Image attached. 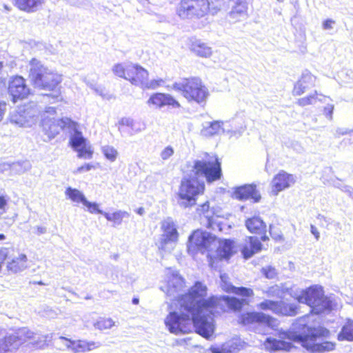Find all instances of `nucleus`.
Here are the masks:
<instances>
[{
	"instance_id": "nucleus-1",
	"label": "nucleus",
	"mask_w": 353,
	"mask_h": 353,
	"mask_svg": "<svg viewBox=\"0 0 353 353\" xmlns=\"http://www.w3.org/2000/svg\"><path fill=\"white\" fill-rule=\"evenodd\" d=\"M206 291V286L197 281L186 293L173 301L178 312H170L165 320L170 332H188V326L192 322L198 334L209 338L213 332V327L208 322L205 316L221 314L229 310L240 311L244 305H248L245 298L254 296L253 290L245 287H236L234 291V294L243 297L242 299L228 296H212L203 299Z\"/></svg>"
},
{
	"instance_id": "nucleus-2",
	"label": "nucleus",
	"mask_w": 353,
	"mask_h": 353,
	"mask_svg": "<svg viewBox=\"0 0 353 353\" xmlns=\"http://www.w3.org/2000/svg\"><path fill=\"white\" fill-rule=\"evenodd\" d=\"M330 334L325 327L309 326L304 320L299 319L292 323V330L279 333L281 339L268 338L265 343L271 351H289L292 347V342H296L311 352L322 353L334 349V343L316 342L319 339L327 338Z\"/></svg>"
},
{
	"instance_id": "nucleus-3",
	"label": "nucleus",
	"mask_w": 353,
	"mask_h": 353,
	"mask_svg": "<svg viewBox=\"0 0 353 353\" xmlns=\"http://www.w3.org/2000/svg\"><path fill=\"white\" fill-rule=\"evenodd\" d=\"M29 78L34 87L46 90L53 91V94H46L53 101L61 99L58 88L62 81L61 76L52 69L45 66L37 59H32L29 63Z\"/></svg>"
},
{
	"instance_id": "nucleus-4",
	"label": "nucleus",
	"mask_w": 353,
	"mask_h": 353,
	"mask_svg": "<svg viewBox=\"0 0 353 353\" xmlns=\"http://www.w3.org/2000/svg\"><path fill=\"white\" fill-rule=\"evenodd\" d=\"M295 299L310 306L311 312L316 314L330 313L334 306L333 301L325 295L323 288L319 285H312L302 290Z\"/></svg>"
},
{
	"instance_id": "nucleus-5",
	"label": "nucleus",
	"mask_w": 353,
	"mask_h": 353,
	"mask_svg": "<svg viewBox=\"0 0 353 353\" xmlns=\"http://www.w3.org/2000/svg\"><path fill=\"white\" fill-rule=\"evenodd\" d=\"M172 88L179 92L189 102L205 104L209 96L208 88L198 77L181 79L172 84Z\"/></svg>"
},
{
	"instance_id": "nucleus-6",
	"label": "nucleus",
	"mask_w": 353,
	"mask_h": 353,
	"mask_svg": "<svg viewBox=\"0 0 353 353\" xmlns=\"http://www.w3.org/2000/svg\"><path fill=\"white\" fill-rule=\"evenodd\" d=\"M210 12L216 14L219 11L228 12L225 19L230 23L241 21L248 17V3L245 0H209Z\"/></svg>"
},
{
	"instance_id": "nucleus-7",
	"label": "nucleus",
	"mask_w": 353,
	"mask_h": 353,
	"mask_svg": "<svg viewBox=\"0 0 353 353\" xmlns=\"http://www.w3.org/2000/svg\"><path fill=\"white\" fill-rule=\"evenodd\" d=\"M193 168L196 174L203 175L209 183L220 179L222 176L221 162L216 155L206 154L205 159L195 161Z\"/></svg>"
},
{
	"instance_id": "nucleus-8",
	"label": "nucleus",
	"mask_w": 353,
	"mask_h": 353,
	"mask_svg": "<svg viewBox=\"0 0 353 353\" xmlns=\"http://www.w3.org/2000/svg\"><path fill=\"white\" fill-rule=\"evenodd\" d=\"M218 238L209 232L197 229L188 238V250L191 252L212 251L217 244Z\"/></svg>"
},
{
	"instance_id": "nucleus-9",
	"label": "nucleus",
	"mask_w": 353,
	"mask_h": 353,
	"mask_svg": "<svg viewBox=\"0 0 353 353\" xmlns=\"http://www.w3.org/2000/svg\"><path fill=\"white\" fill-rule=\"evenodd\" d=\"M210 10L209 0H181L177 14L181 19H199L210 12Z\"/></svg>"
},
{
	"instance_id": "nucleus-10",
	"label": "nucleus",
	"mask_w": 353,
	"mask_h": 353,
	"mask_svg": "<svg viewBox=\"0 0 353 353\" xmlns=\"http://www.w3.org/2000/svg\"><path fill=\"white\" fill-rule=\"evenodd\" d=\"M126 80L143 89H156L163 82L161 79L149 81L148 72L141 65L132 63L130 64Z\"/></svg>"
},
{
	"instance_id": "nucleus-11",
	"label": "nucleus",
	"mask_w": 353,
	"mask_h": 353,
	"mask_svg": "<svg viewBox=\"0 0 353 353\" xmlns=\"http://www.w3.org/2000/svg\"><path fill=\"white\" fill-rule=\"evenodd\" d=\"M238 322L243 326L259 325L270 328L276 326V319L275 318L265 313L255 311L245 312L241 314Z\"/></svg>"
},
{
	"instance_id": "nucleus-12",
	"label": "nucleus",
	"mask_w": 353,
	"mask_h": 353,
	"mask_svg": "<svg viewBox=\"0 0 353 353\" xmlns=\"http://www.w3.org/2000/svg\"><path fill=\"white\" fill-rule=\"evenodd\" d=\"M257 307L261 310H270L274 314L280 316H295L297 314L299 309V307L294 304L269 299H265L259 303Z\"/></svg>"
},
{
	"instance_id": "nucleus-13",
	"label": "nucleus",
	"mask_w": 353,
	"mask_h": 353,
	"mask_svg": "<svg viewBox=\"0 0 353 353\" xmlns=\"http://www.w3.org/2000/svg\"><path fill=\"white\" fill-rule=\"evenodd\" d=\"M70 132L71 133L70 144L78 152V157L85 159H91L93 152L90 150V146L88 145L86 139L78 130L77 122H75V129H70Z\"/></svg>"
},
{
	"instance_id": "nucleus-14",
	"label": "nucleus",
	"mask_w": 353,
	"mask_h": 353,
	"mask_svg": "<svg viewBox=\"0 0 353 353\" xmlns=\"http://www.w3.org/2000/svg\"><path fill=\"white\" fill-rule=\"evenodd\" d=\"M42 127L49 137L54 138L64 129H75V121L68 117L61 119L44 118L42 120Z\"/></svg>"
},
{
	"instance_id": "nucleus-15",
	"label": "nucleus",
	"mask_w": 353,
	"mask_h": 353,
	"mask_svg": "<svg viewBox=\"0 0 353 353\" xmlns=\"http://www.w3.org/2000/svg\"><path fill=\"white\" fill-rule=\"evenodd\" d=\"M205 185L196 178H183L180 187V199H194L203 193Z\"/></svg>"
},
{
	"instance_id": "nucleus-16",
	"label": "nucleus",
	"mask_w": 353,
	"mask_h": 353,
	"mask_svg": "<svg viewBox=\"0 0 353 353\" xmlns=\"http://www.w3.org/2000/svg\"><path fill=\"white\" fill-rule=\"evenodd\" d=\"M295 182L294 176L285 171L279 172L272 179L269 192L270 196H276L279 192L290 187Z\"/></svg>"
},
{
	"instance_id": "nucleus-17",
	"label": "nucleus",
	"mask_w": 353,
	"mask_h": 353,
	"mask_svg": "<svg viewBox=\"0 0 353 353\" xmlns=\"http://www.w3.org/2000/svg\"><path fill=\"white\" fill-rule=\"evenodd\" d=\"M8 92L12 101L15 103L18 99L26 98L30 94V89L26 85L25 79L22 77L17 76L10 81Z\"/></svg>"
},
{
	"instance_id": "nucleus-18",
	"label": "nucleus",
	"mask_w": 353,
	"mask_h": 353,
	"mask_svg": "<svg viewBox=\"0 0 353 353\" xmlns=\"http://www.w3.org/2000/svg\"><path fill=\"white\" fill-rule=\"evenodd\" d=\"M216 248V259L218 261H229L236 253V244L233 239H219Z\"/></svg>"
},
{
	"instance_id": "nucleus-19",
	"label": "nucleus",
	"mask_w": 353,
	"mask_h": 353,
	"mask_svg": "<svg viewBox=\"0 0 353 353\" xmlns=\"http://www.w3.org/2000/svg\"><path fill=\"white\" fill-rule=\"evenodd\" d=\"M232 190L230 196L234 199H261V192L254 183L235 186Z\"/></svg>"
},
{
	"instance_id": "nucleus-20",
	"label": "nucleus",
	"mask_w": 353,
	"mask_h": 353,
	"mask_svg": "<svg viewBox=\"0 0 353 353\" xmlns=\"http://www.w3.org/2000/svg\"><path fill=\"white\" fill-rule=\"evenodd\" d=\"M245 225L250 233L259 236L261 241H267L270 239L267 234V225L259 216H254L247 219Z\"/></svg>"
},
{
	"instance_id": "nucleus-21",
	"label": "nucleus",
	"mask_w": 353,
	"mask_h": 353,
	"mask_svg": "<svg viewBox=\"0 0 353 353\" xmlns=\"http://www.w3.org/2000/svg\"><path fill=\"white\" fill-rule=\"evenodd\" d=\"M11 252V256H10L6 261H7L6 268L8 272L12 273H17L27 268L28 259L25 254L19 253L15 254L14 248H9Z\"/></svg>"
},
{
	"instance_id": "nucleus-22",
	"label": "nucleus",
	"mask_w": 353,
	"mask_h": 353,
	"mask_svg": "<svg viewBox=\"0 0 353 353\" xmlns=\"http://www.w3.org/2000/svg\"><path fill=\"white\" fill-rule=\"evenodd\" d=\"M197 211L200 215L203 214L207 219L208 223L206 224V228L209 229H215L217 228L219 230H222L223 223L219 219H223V217L216 214L214 212H212L211 214L209 213L210 205L208 201L201 205Z\"/></svg>"
},
{
	"instance_id": "nucleus-23",
	"label": "nucleus",
	"mask_w": 353,
	"mask_h": 353,
	"mask_svg": "<svg viewBox=\"0 0 353 353\" xmlns=\"http://www.w3.org/2000/svg\"><path fill=\"white\" fill-rule=\"evenodd\" d=\"M316 81V77L308 70H305L301 78L294 84L292 91L294 96H300L305 92L307 90L312 88Z\"/></svg>"
},
{
	"instance_id": "nucleus-24",
	"label": "nucleus",
	"mask_w": 353,
	"mask_h": 353,
	"mask_svg": "<svg viewBox=\"0 0 353 353\" xmlns=\"http://www.w3.org/2000/svg\"><path fill=\"white\" fill-rule=\"evenodd\" d=\"M260 239H259L255 236H246L241 248L243 257L245 259H248L256 253L261 251L263 245Z\"/></svg>"
},
{
	"instance_id": "nucleus-25",
	"label": "nucleus",
	"mask_w": 353,
	"mask_h": 353,
	"mask_svg": "<svg viewBox=\"0 0 353 353\" xmlns=\"http://www.w3.org/2000/svg\"><path fill=\"white\" fill-rule=\"evenodd\" d=\"M148 105L161 108L165 105H171L174 108L180 107L179 103L171 95L163 93H155L150 96L147 101Z\"/></svg>"
},
{
	"instance_id": "nucleus-26",
	"label": "nucleus",
	"mask_w": 353,
	"mask_h": 353,
	"mask_svg": "<svg viewBox=\"0 0 353 353\" xmlns=\"http://www.w3.org/2000/svg\"><path fill=\"white\" fill-rule=\"evenodd\" d=\"M14 5L21 10L31 13L39 10L45 0H14Z\"/></svg>"
},
{
	"instance_id": "nucleus-27",
	"label": "nucleus",
	"mask_w": 353,
	"mask_h": 353,
	"mask_svg": "<svg viewBox=\"0 0 353 353\" xmlns=\"http://www.w3.org/2000/svg\"><path fill=\"white\" fill-rule=\"evenodd\" d=\"M164 232L163 244H167L169 242H175L178 239V232L172 223H166L163 225Z\"/></svg>"
},
{
	"instance_id": "nucleus-28",
	"label": "nucleus",
	"mask_w": 353,
	"mask_h": 353,
	"mask_svg": "<svg viewBox=\"0 0 353 353\" xmlns=\"http://www.w3.org/2000/svg\"><path fill=\"white\" fill-rule=\"evenodd\" d=\"M339 341H353V320L347 319L338 334Z\"/></svg>"
},
{
	"instance_id": "nucleus-29",
	"label": "nucleus",
	"mask_w": 353,
	"mask_h": 353,
	"mask_svg": "<svg viewBox=\"0 0 353 353\" xmlns=\"http://www.w3.org/2000/svg\"><path fill=\"white\" fill-rule=\"evenodd\" d=\"M325 96L318 94L316 91H314V93L299 99L296 101V103L299 106L304 107L308 105H314L317 101L323 102L322 98L325 99Z\"/></svg>"
},
{
	"instance_id": "nucleus-30",
	"label": "nucleus",
	"mask_w": 353,
	"mask_h": 353,
	"mask_svg": "<svg viewBox=\"0 0 353 353\" xmlns=\"http://www.w3.org/2000/svg\"><path fill=\"white\" fill-rule=\"evenodd\" d=\"M192 50L201 57H209L212 54V48L201 41H196L192 46Z\"/></svg>"
},
{
	"instance_id": "nucleus-31",
	"label": "nucleus",
	"mask_w": 353,
	"mask_h": 353,
	"mask_svg": "<svg viewBox=\"0 0 353 353\" xmlns=\"http://www.w3.org/2000/svg\"><path fill=\"white\" fill-rule=\"evenodd\" d=\"M104 216L107 220L112 221L114 225L120 224L123 219L129 217V214L125 212L118 211L113 213H104Z\"/></svg>"
},
{
	"instance_id": "nucleus-32",
	"label": "nucleus",
	"mask_w": 353,
	"mask_h": 353,
	"mask_svg": "<svg viewBox=\"0 0 353 353\" xmlns=\"http://www.w3.org/2000/svg\"><path fill=\"white\" fill-rule=\"evenodd\" d=\"M73 350L77 352H85L96 347L94 342L79 340L72 343Z\"/></svg>"
},
{
	"instance_id": "nucleus-33",
	"label": "nucleus",
	"mask_w": 353,
	"mask_h": 353,
	"mask_svg": "<svg viewBox=\"0 0 353 353\" xmlns=\"http://www.w3.org/2000/svg\"><path fill=\"white\" fill-rule=\"evenodd\" d=\"M223 122L221 121H213L210 123L209 126L203 128L201 132L204 136H213L219 133L221 129V125Z\"/></svg>"
},
{
	"instance_id": "nucleus-34",
	"label": "nucleus",
	"mask_w": 353,
	"mask_h": 353,
	"mask_svg": "<svg viewBox=\"0 0 353 353\" xmlns=\"http://www.w3.org/2000/svg\"><path fill=\"white\" fill-rule=\"evenodd\" d=\"M19 338L14 335L3 337L0 342V349L3 352L9 351L17 342Z\"/></svg>"
},
{
	"instance_id": "nucleus-35",
	"label": "nucleus",
	"mask_w": 353,
	"mask_h": 353,
	"mask_svg": "<svg viewBox=\"0 0 353 353\" xmlns=\"http://www.w3.org/2000/svg\"><path fill=\"white\" fill-rule=\"evenodd\" d=\"M130 63H117L112 67V72L119 77L126 79Z\"/></svg>"
},
{
	"instance_id": "nucleus-36",
	"label": "nucleus",
	"mask_w": 353,
	"mask_h": 353,
	"mask_svg": "<svg viewBox=\"0 0 353 353\" xmlns=\"http://www.w3.org/2000/svg\"><path fill=\"white\" fill-rule=\"evenodd\" d=\"M114 325V321L110 318L102 317L94 323L96 328L99 330L110 329Z\"/></svg>"
},
{
	"instance_id": "nucleus-37",
	"label": "nucleus",
	"mask_w": 353,
	"mask_h": 353,
	"mask_svg": "<svg viewBox=\"0 0 353 353\" xmlns=\"http://www.w3.org/2000/svg\"><path fill=\"white\" fill-rule=\"evenodd\" d=\"M102 150L106 159L112 162L116 160L118 155V152L114 147L106 145L103 147Z\"/></svg>"
},
{
	"instance_id": "nucleus-38",
	"label": "nucleus",
	"mask_w": 353,
	"mask_h": 353,
	"mask_svg": "<svg viewBox=\"0 0 353 353\" xmlns=\"http://www.w3.org/2000/svg\"><path fill=\"white\" fill-rule=\"evenodd\" d=\"M269 233L272 239L276 241L283 239L282 232L279 227L274 225H270Z\"/></svg>"
},
{
	"instance_id": "nucleus-39",
	"label": "nucleus",
	"mask_w": 353,
	"mask_h": 353,
	"mask_svg": "<svg viewBox=\"0 0 353 353\" xmlns=\"http://www.w3.org/2000/svg\"><path fill=\"white\" fill-rule=\"evenodd\" d=\"M10 121L20 126H24L26 124L27 120L25 117L19 112L12 114L10 117Z\"/></svg>"
},
{
	"instance_id": "nucleus-40",
	"label": "nucleus",
	"mask_w": 353,
	"mask_h": 353,
	"mask_svg": "<svg viewBox=\"0 0 353 353\" xmlns=\"http://www.w3.org/2000/svg\"><path fill=\"white\" fill-rule=\"evenodd\" d=\"M65 194L68 199H86L84 195L78 190L72 188H68Z\"/></svg>"
},
{
	"instance_id": "nucleus-41",
	"label": "nucleus",
	"mask_w": 353,
	"mask_h": 353,
	"mask_svg": "<svg viewBox=\"0 0 353 353\" xmlns=\"http://www.w3.org/2000/svg\"><path fill=\"white\" fill-rule=\"evenodd\" d=\"M11 250L9 248H0V271L2 269V265L4 262L11 256Z\"/></svg>"
},
{
	"instance_id": "nucleus-42",
	"label": "nucleus",
	"mask_w": 353,
	"mask_h": 353,
	"mask_svg": "<svg viewBox=\"0 0 353 353\" xmlns=\"http://www.w3.org/2000/svg\"><path fill=\"white\" fill-rule=\"evenodd\" d=\"M83 205L88 208V210L91 213H101L99 209V205L96 203L89 202L88 200H81Z\"/></svg>"
},
{
	"instance_id": "nucleus-43",
	"label": "nucleus",
	"mask_w": 353,
	"mask_h": 353,
	"mask_svg": "<svg viewBox=\"0 0 353 353\" xmlns=\"http://www.w3.org/2000/svg\"><path fill=\"white\" fill-rule=\"evenodd\" d=\"M223 276H221L222 281L221 283V289L223 290V291H224L226 293H233L234 294V291L235 290L236 287L234 286L230 283L223 280Z\"/></svg>"
},
{
	"instance_id": "nucleus-44",
	"label": "nucleus",
	"mask_w": 353,
	"mask_h": 353,
	"mask_svg": "<svg viewBox=\"0 0 353 353\" xmlns=\"http://www.w3.org/2000/svg\"><path fill=\"white\" fill-rule=\"evenodd\" d=\"M174 154V150L171 146H168L161 152V157L163 160L169 159Z\"/></svg>"
},
{
	"instance_id": "nucleus-45",
	"label": "nucleus",
	"mask_w": 353,
	"mask_h": 353,
	"mask_svg": "<svg viewBox=\"0 0 353 353\" xmlns=\"http://www.w3.org/2000/svg\"><path fill=\"white\" fill-rule=\"evenodd\" d=\"M335 24L336 21L334 20L327 19L323 22L322 28L325 30H332Z\"/></svg>"
},
{
	"instance_id": "nucleus-46",
	"label": "nucleus",
	"mask_w": 353,
	"mask_h": 353,
	"mask_svg": "<svg viewBox=\"0 0 353 353\" xmlns=\"http://www.w3.org/2000/svg\"><path fill=\"white\" fill-rule=\"evenodd\" d=\"M263 273L265 276V277L268 279L273 278L276 274L274 268H272L271 267L263 268Z\"/></svg>"
},
{
	"instance_id": "nucleus-47",
	"label": "nucleus",
	"mask_w": 353,
	"mask_h": 353,
	"mask_svg": "<svg viewBox=\"0 0 353 353\" xmlns=\"http://www.w3.org/2000/svg\"><path fill=\"white\" fill-rule=\"evenodd\" d=\"M333 110H334V105H327V106H325L324 108V114L330 120L332 119Z\"/></svg>"
},
{
	"instance_id": "nucleus-48",
	"label": "nucleus",
	"mask_w": 353,
	"mask_h": 353,
	"mask_svg": "<svg viewBox=\"0 0 353 353\" xmlns=\"http://www.w3.org/2000/svg\"><path fill=\"white\" fill-rule=\"evenodd\" d=\"M120 124L123 125H126V126L130 127L132 129H133V127H134V121H133V120L131 119H129V118H123V119H122L121 121H120Z\"/></svg>"
},
{
	"instance_id": "nucleus-49",
	"label": "nucleus",
	"mask_w": 353,
	"mask_h": 353,
	"mask_svg": "<svg viewBox=\"0 0 353 353\" xmlns=\"http://www.w3.org/2000/svg\"><path fill=\"white\" fill-rule=\"evenodd\" d=\"M92 167L93 166L92 165L87 163V164H85L84 165H82V166L78 168L76 172L81 173L83 172H87V171L90 170Z\"/></svg>"
},
{
	"instance_id": "nucleus-50",
	"label": "nucleus",
	"mask_w": 353,
	"mask_h": 353,
	"mask_svg": "<svg viewBox=\"0 0 353 353\" xmlns=\"http://www.w3.org/2000/svg\"><path fill=\"white\" fill-rule=\"evenodd\" d=\"M350 132V131L347 129L345 128H338L336 130V132L334 134V137L336 138H339L341 135L347 134Z\"/></svg>"
},
{
	"instance_id": "nucleus-51",
	"label": "nucleus",
	"mask_w": 353,
	"mask_h": 353,
	"mask_svg": "<svg viewBox=\"0 0 353 353\" xmlns=\"http://www.w3.org/2000/svg\"><path fill=\"white\" fill-rule=\"evenodd\" d=\"M6 109V103L5 102L0 101V121L3 119V116Z\"/></svg>"
},
{
	"instance_id": "nucleus-52",
	"label": "nucleus",
	"mask_w": 353,
	"mask_h": 353,
	"mask_svg": "<svg viewBox=\"0 0 353 353\" xmlns=\"http://www.w3.org/2000/svg\"><path fill=\"white\" fill-rule=\"evenodd\" d=\"M310 230H311V232L312 233V234H314V236H315L316 239L319 240V239L320 237V234H319L317 228L314 225H311Z\"/></svg>"
},
{
	"instance_id": "nucleus-53",
	"label": "nucleus",
	"mask_w": 353,
	"mask_h": 353,
	"mask_svg": "<svg viewBox=\"0 0 353 353\" xmlns=\"http://www.w3.org/2000/svg\"><path fill=\"white\" fill-rule=\"evenodd\" d=\"M209 350L210 353H225L224 350L219 347H211Z\"/></svg>"
},
{
	"instance_id": "nucleus-54",
	"label": "nucleus",
	"mask_w": 353,
	"mask_h": 353,
	"mask_svg": "<svg viewBox=\"0 0 353 353\" xmlns=\"http://www.w3.org/2000/svg\"><path fill=\"white\" fill-rule=\"evenodd\" d=\"M23 169L19 170V172H24L25 170H27L30 168V164L28 161L23 162Z\"/></svg>"
},
{
	"instance_id": "nucleus-55",
	"label": "nucleus",
	"mask_w": 353,
	"mask_h": 353,
	"mask_svg": "<svg viewBox=\"0 0 353 353\" xmlns=\"http://www.w3.org/2000/svg\"><path fill=\"white\" fill-rule=\"evenodd\" d=\"M46 112L50 114H54L56 112V109L54 107H48L46 108Z\"/></svg>"
},
{
	"instance_id": "nucleus-56",
	"label": "nucleus",
	"mask_w": 353,
	"mask_h": 353,
	"mask_svg": "<svg viewBox=\"0 0 353 353\" xmlns=\"http://www.w3.org/2000/svg\"><path fill=\"white\" fill-rule=\"evenodd\" d=\"M245 126H244V127H241V128H240V129H239V130H238V131H237V132L234 130V131L233 132V134H234V135H236V134H238L241 135V134L245 131Z\"/></svg>"
},
{
	"instance_id": "nucleus-57",
	"label": "nucleus",
	"mask_w": 353,
	"mask_h": 353,
	"mask_svg": "<svg viewBox=\"0 0 353 353\" xmlns=\"http://www.w3.org/2000/svg\"><path fill=\"white\" fill-rule=\"evenodd\" d=\"M68 3L73 6H79L80 2L79 0H67Z\"/></svg>"
},
{
	"instance_id": "nucleus-58",
	"label": "nucleus",
	"mask_w": 353,
	"mask_h": 353,
	"mask_svg": "<svg viewBox=\"0 0 353 353\" xmlns=\"http://www.w3.org/2000/svg\"><path fill=\"white\" fill-rule=\"evenodd\" d=\"M6 205V200H0V214L2 213L4 205Z\"/></svg>"
},
{
	"instance_id": "nucleus-59",
	"label": "nucleus",
	"mask_w": 353,
	"mask_h": 353,
	"mask_svg": "<svg viewBox=\"0 0 353 353\" xmlns=\"http://www.w3.org/2000/svg\"><path fill=\"white\" fill-rule=\"evenodd\" d=\"M132 301L133 304L137 305V304L139 303V299L138 298H133Z\"/></svg>"
},
{
	"instance_id": "nucleus-60",
	"label": "nucleus",
	"mask_w": 353,
	"mask_h": 353,
	"mask_svg": "<svg viewBox=\"0 0 353 353\" xmlns=\"http://www.w3.org/2000/svg\"><path fill=\"white\" fill-rule=\"evenodd\" d=\"M3 8L7 11H10V8L8 5H6V4L3 5Z\"/></svg>"
},
{
	"instance_id": "nucleus-61",
	"label": "nucleus",
	"mask_w": 353,
	"mask_h": 353,
	"mask_svg": "<svg viewBox=\"0 0 353 353\" xmlns=\"http://www.w3.org/2000/svg\"><path fill=\"white\" fill-rule=\"evenodd\" d=\"M6 236L3 234H0V240H4Z\"/></svg>"
},
{
	"instance_id": "nucleus-62",
	"label": "nucleus",
	"mask_w": 353,
	"mask_h": 353,
	"mask_svg": "<svg viewBox=\"0 0 353 353\" xmlns=\"http://www.w3.org/2000/svg\"><path fill=\"white\" fill-rule=\"evenodd\" d=\"M19 165H20V164L19 163H14V164H13V168L17 169V167L19 166Z\"/></svg>"
},
{
	"instance_id": "nucleus-63",
	"label": "nucleus",
	"mask_w": 353,
	"mask_h": 353,
	"mask_svg": "<svg viewBox=\"0 0 353 353\" xmlns=\"http://www.w3.org/2000/svg\"><path fill=\"white\" fill-rule=\"evenodd\" d=\"M142 210H143L142 208L139 209V211H138L139 213L142 214Z\"/></svg>"
},
{
	"instance_id": "nucleus-64",
	"label": "nucleus",
	"mask_w": 353,
	"mask_h": 353,
	"mask_svg": "<svg viewBox=\"0 0 353 353\" xmlns=\"http://www.w3.org/2000/svg\"><path fill=\"white\" fill-rule=\"evenodd\" d=\"M0 199H5L3 196H0Z\"/></svg>"
}]
</instances>
